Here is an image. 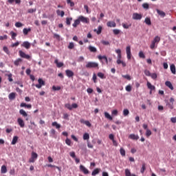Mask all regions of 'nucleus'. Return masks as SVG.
Returning a JSON list of instances; mask_svg holds the SVG:
<instances>
[{"label":"nucleus","instance_id":"nucleus-30","mask_svg":"<svg viewBox=\"0 0 176 176\" xmlns=\"http://www.w3.org/2000/svg\"><path fill=\"white\" fill-rule=\"evenodd\" d=\"M28 32H31V28H24L23 30V33L24 35H28Z\"/></svg>","mask_w":176,"mask_h":176},{"label":"nucleus","instance_id":"nucleus-23","mask_svg":"<svg viewBox=\"0 0 176 176\" xmlns=\"http://www.w3.org/2000/svg\"><path fill=\"white\" fill-rule=\"evenodd\" d=\"M166 86H167V87L170 88V90H174V87H173V84H171V82L170 81H166L165 82Z\"/></svg>","mask_w":176,"mask_h":176},{"label":"nucleus","instance_id":"nucleus-37","mask_svg":"<svg viewBox=\"0 0 176 176\" xmlns=\"http://www.w3.org/2000/svg\"><path fill=\"white\" fill-rule=\"evenodd\" d=\"M120 153L121 156H122V157L126 156V151L124 150V148H120Z\"/></svg>","mask_w":176,"mask_h":176},{"label":"nucleus","instance_id":"nucleus-12","mask_svg":"<svg viewBox=\"0 0 176 176\" xmlns=\"http://www.w3.org/2000/svg\"><path fill=\"white\" fill-rule=\"evenodd\" d=\"M17 123L21 127L22 129L24 128L25 126V123H24V120H23L21 118H18L17 119Z\"/></svg>","mask_w":176,"mask_h":176},{"label":"nucleus","instance_id":"nucleus-19","mask_svg":"<svg viewBox=\"0 0 176 176\" xmlns=\"http://www.w3.org/2000/svg\"><path fill=\"white\" fill-rule=\"evenodd\" d=\"M22 63H23V59L19 58L16 60H14V65L18 67V65H20V64H21Z\"/></svg>","mask_w":176,"mask_h":176},{"label":"nucleus","instance_id":"nucleus-31","mask_svg":"<svg viewBox=\"0 0 176 176\" xmlns=\"http://www.w3.org/2000/svg\"><path fill=\"white\" fill-rule=\"evenodd\" d=\"M125 176H137L135 174H132L131 172H130V170L125 169Z\"/></svg>","mask_w":176,"mask_h":176},{"label":"nucleus","instance_id":"nucleus-43","mask_svg":"<svg viewBox=\"0 0 176 176\" xmlns=\"http://www.w3.org/2000/svg\"><path fill=\"white\" fill-rule=\"evenodd\" d=\"M98 78H100V79H105V75L103 73L98 72Z\"/></svg>","mask_w":176,"mask_h":176},{"label":"nucleus","instance_id":"nucleus-60","mask_svg":"<svg viewBox=\"0 0 176 176\" xmlns=\"http://www.w3.org/2000/svg\"><path fill=\"white\" fill-rule=\"evenodd\" d=\"M144 74L146 76H151V72H149V70H144Z\"/></svg>","mask_w":176,"mask_h":176},{"label":"nucleus","instance_id":"nucleus-10","mask_svg":"<svg viewBox=\"0 0 176 176\" xmlns=\"http://www.w3.org/2000/svg\"><path fill=\"white\" fill-rule=\"evenodd\" d=\"M21 47H25V49H30L31 47V43H30V42L28 41H24L22 44H21Z\"/></svg>","mask_w":176,"mask_h":176},{"label":"nucleus","instance_id":"nucleus-52","mask_svg":"<svg viewBox=\"0 0 176 176\" xmlns=\"http://www.w3.org/2000/svg\"><path fill=\"white\" fill-rule=\"evenodd\" d=\"M113 32L114 35H119V34H120V30L114 29L113 30Z\"/></svg>","mask_w":176,"mask_h":176},{"label":"nucleus","instance_id":"nucleus-46","mask_svg":"<svg viewBox=\"0 0 176 176\" xmlns=\"http://www.w3.org/2000/svg\"><path fill=\"white\" fill-rule=\"evenodd\" d=\"M129 113H130V111H129V109H124L123 110V115H124V116H127L129 115Z\"/></svg>","mask_w":176,"mask_h":176},{"label":"nucleus","instance_id":"nucleus-5","mask_svg":"<svg viewBox=\"0 0 176 176\" xmlns=\"http://www.w3.org/2000/svg\"><path fill=\"white\" fill-rule=\"evenodd\" d=\"M85 67L86 68H98V63L96 62H88Z\"/></svg>","mask_w":176,"mask_h":176},{"label":"nucleus","instance_id":"nucleus-15","mask_svg":"<svg viewBox=\"0 0 176 176\" xmlns=\"http://www.w3.org/2000/svg\"><path fill=\"white\" fill-rule=\"evenodd\" d=\"M129 138H130L131 140H135V141H137V140H140V136L135 134H131L129 135Z\"/></svg>","mask_w":176,"mask_h":176},{"label":"nucleus","instance_id":"nucleus-17","mask_svg":"<svg viewBox=\"0 0 176 176\" xmlns=\"http://www.w3.org/2000/svg\"><path fill=\"white\" fill-rule=\"evenodd\" d=\"M55 64H56V67L58 68H61V67L64 66V63L63 62H58V60L56 59L54 60Z\"/></svg>","mask_w":176,"mask_h":176},{"label":"nucleus","instance_id":"nucleus-32","mask_svg":"<svg viewBox=\"0 0 176 176\" xmlns=\"http://www.w3.org/2000/svg\"><path fill=\"white\" fill-rule=\"evenodd\" d=\"M144 23L147 25H152V22L151 21V18L149 17H146L144 20Z\"/></svg>","mask_w":176,"mask_h":176},{"label":"nucleus","instance_id":"nucleus-55","mask_svg":"<svg viewBox=\"0 0 176 176\" xmlns=\"http://www.w3.org/2000/svg\"><path fill=\"white\" fill-rule=\"evenodd\" d=\"M15 27H16V28H20L23 27V23H21V22H16L15 23Z\"/></svg>","mask_w":176,"mask_h":176},{"label":"nucleus","instance_id":"nucleus-42","mask_svg":"<svg viewBox=\"0 0 176 176\" xmlns=\"http://www.w3.org/2000/svg\"><path fill=\"white\" fill-rule=\"evenodd\" d=\"M6 76H8L9 82H13V75L12 74H6Z\"/></svg>","mask_w":176,"mask_h":176},{"label":"nucleus","instance_id":"nucleus-39","mask_svg":"<svg viewBox=\"0 0 176 176\" xmlns=\"http://www.w3.org/2000/svg\"><path fill=\"white\" fill-rule=\"evenodd\" d=\"M100 173V168H96L93 170L91 175L94 176V175H97V174H99Z\"/></svg>","mask_w":176,"mask_h":176},{"label":"nucleus","instance_id":"nucleus-63","mask_svg":"<svg viewBox=\"0 0 176 176\" xmlns=\"http://www.w3.org/2000/svg\"><path fill=\"white\" fill-rule=\"evenodd\" d=\"M125 89H126L127 91H129V92L131 91V85H127V86L125 87Z\"/></svg>","mask_w":176,"mask_h":176},{"label":"nucleus","instance_id":"nucleus-8","mask_svg":"<svg viewBox=\"0 0 176 176\" xmlns=\"http://www.w3.org/2000/svg\"><path fill=\"white\" fill-rule=\"evenodd\" d=\"M78 20H80L81 23H85V24H89V23H90L89 18H86L83 16H78Z\"/></svg>","mask_w":176,"mask_h":176},{"label":"nucleus","instance_id":"nucleus-40","mask_svg":"<svg viewBox=\"0 0 176 176\" xmlns=\"http://www.w3.org/2000/svg\"><path fill=\"white\" fill-rule=\"evenodd\" d=\"M104 117L106 118V119H109V120H112V116H111V115L109 113H108V112H104Z\"/></svg>","mask_w":176,"mask_h":176},{"label":"nucleus","instance_id":"nucleus-36","mask_svg":"<svg viewBox=\"0 0 176 176\" xmlns=\"http://www.w3.org/2000/svg\"><path fill=\"white\" fill-rule=\"evenodd\" d=\"M82 138H83V140H89V138H90V135H89V133H84V135H83V136H82Z\"/></svg>","mask_w":176,"mask_h":176},{"label":"nucleus","instance_id":"nucleus-58","mask_svg":"<svg viewBox=\"0 0 176 176\" xmlns=\"http://www.w3.org/2000/svg\"><path fill=\"white\" fill-rule=\"evenodd\" d=\"M35 12H36V8H30L28 10V13H35Z\"/></svg>","mask_w":176,"mask_h":176},{"label":"nucleus","instance_id":"nucleus-47","mask_svg":"<svg viewBox=\"0 0 176 176\" xmlns=\"http://www.w3.org/2000/svg\"><path fill=\"white\" fill-rule=\"evenodd\" d=\"M139 57L140 58H145V54H144V52L140 51Z\"/></svg>","mask_w":176,"mask_h":176},{"label":"nucleus","instance_id":"nucleus-26","mask_svg":"<svg viewBox=\"0 0 176 176\" xmlns=\"http://www.w3.org/2000/svg\"><path fill=\"white\" fill-rule=\"evenodd\" d=\"M89 52H91V53H96L97 52V48H96L95 47H93L91 45H89L88 47Z\"/></svg>","mask_w":176,"mask_h":176},{"label":"nucleus","instance_id":"nucleus-35","mask_svg":"<svg viewBox=\"0 0 176 176\" xmlns=\"http://www.w3.org/2000/svg\"><path fill=\"white\" fill-rule=\"evenodd\" d=\"M52 126H53V127H56V129H60L61 127V125L57 123V122H52Z\"/></svg>","mask_w":176,"mask_h":176},{"label":"nucleus","instance_id":"nucleus-57","mask_svg":"<svg viewBox=\"0 0 176 176\" xmlns=\"http://www.w3.org/2000/svg\"><path fill=\"white\" fill-rule=\"evenodd\" d=\"M142 8L144 9H149V4H148L147 3H144L142 4Z\"/></svg>","mask_w":176,"mask_h":176},{"label":"nucleus","instance_id":"nucleus-56","mask_svg":"<svg viewBox=\"0 0 176 176\" xmlns=\"http://www.w3.org/2000/svg\"><path fill=\"white\" fill-rule=\"evenodd\" d=\"M74 47H75V44H74L73 42L69 43V45H68V49H74Z\"/></svg>","mask_w":176,"mask_h":176},{"label":"nucleus","instance_id":"nucleus-64","mask_svg":"<svg viewBox=\"0 0 176 176\" xmlns=\"http://www.w3.org/2000/svg\"><path fill=\"white\" fill-rule=\"evenodd\" d=\"M5 39H8V35L0 36V41H3Z\"/></svg>","mask_w":176,"mask_h":176},{"label":"nucleus","instance_id":"nucleus-25","mask_svg":"<svg viewBox=\"0 0 176 176\" xmlns=\"http://www.w3.org/2000/svg\"><path fill=\"white\" fill-rule=\"evenodd\" d=\"M80 24V21L79 20V18L74 21V23H73V27L74 28H76L78 25Z\"/></svg>","mask_w":176,"mask_h":176},{"label":"nucleus","instance_id":"nucleus-28","mask_svg":"<svg viewBox=\"0 0 176 176\" xmlns=\"http://www.w3.org/2000/svg\"><path fill=\"white\" fill-rule=\"evenodd\" d=\"M98 60H102V58H104L105 59V63H106V64H108V58H107V56H101V55H99L98 56Z\"/></svg>","mask_w":176,"mask_h":176},{"label":"nucleus","instance_id":"nucleus-6","mask_svg":"<svg viewBox=\"0 0 176 176\" xmlns=\"http://www.w3.org/2000/svg\"><path fill=\"white\" fill-rule=\"evenodd\" d=\"M36 159H38V154L35 152H32L31 157L29 160V163H34Z\"/></svg>","mask_w":176,"mask_h":176},{"label":"nucleus","instance_id":"nucleus-21","mask_svg":"<svg viewBox=\"0 0 176 176\" xmlns=\"http://www.w3.org/2000/svg\"><path fill=\"white\" fill-rule=\"evenodd\" d=\"M156 11H157V13L160 16H161V17H166V12H163V11H162V10H160L159 9H157Z\"/></svg>","mask_w":176,"mask_h":176},{"label":"nucleus","instance_id":"nucleus-49","mask_svg":"<svg viewBox=\"0 0 176 176\" xmlns=\"http://www.w3.org/2000/svg\"><path fill=\"white\" fill-rule=\"evenodd\" d=\"M52 90H54V91H58V90H61V87H60V86L56 87V86L54 85L52 87Z\"/></svg>","mask_w":176,"mask_h":176},{"label":"nucleus","instance_id":"nucleus-29","mask_svg":"<svg viewBox=\"0 0 176 176\" xmlns=\"http://www.w3.org/2000/svg\"><path fill=\"white\" fill-rule=\"evenodd\" d=\"M19 113H20V115H22V116H23V118H27V116H28V114H27V112H25V111H24L23 109L19 110Z\"/></svg>","mask_w":176,"mask_h":176},{"label":"nucleus","instance_id":"nucleus-3","mask_svg":"<svg viewBox=\"0 0 176 176\" xmlns=\"http://www.w3.org/2000/svg\"><path fill=\"white\" fill-rule=\"evenodd\" d=\"M65 108H67V109H69V111H72V109H76V108H78V104L73 103L71 105V104L67 103L65 104Z\"/></svg>","mask_w":176,"mask_h":176},{"label":"nucleus","instance_id":"nucleus-7","mask_svg":"<svg viewBox=\"0 0 176 176\" xmlns=\"http://www.w3.org/2000/svg\"><path fill=\"white\" fill-rule=\"evenodd\" d=\"M126 52L128 60H131V47L130 45L126 47Z\"/></svg>","mask_w":176,"mask_h":176},{"label":"nucleus","instance_id":"nucleus-61","mask_svg":"<svg viewBox=\"0 0 176 176\" xmlns=\"http://www.w3.org/2000/svg\"><path fill=\"white\" fill-rule=\"evenodd\" d=\"M150 76L152 78V79H157V74H156L155 73H153V74H151Z\"/></svg>","mask_w":176,"mask_h":176},{"label":"nucleus","instance_id":"nucleus-41","mask_svg":"<svg viewBox=\"0 0 176 176\" xmlns=\"http://www.w3.org/2000/svg\"><path fill=\"white\" fill-rule=\"evenodd\" d=\"M67 5H69L71 8H74L75 6V3L72 1V0H67Z\"/></svg>","mask_w":176,"mask_h":176},{"label":"nucleus","instance_id":"nucleus-9","mask_svg":"<svg viewBox=\"0 0 176 176\" xmlns=\"http://www.w3.org/2000/svg\"><path fill=\"white\" fill-rule=\"evenodd\" d=\"M132 19L133 20H141V19H142V14L137 12L133 13L132 15Z\"/></svg>","mask_w":176,"mask_h":176},{"label":"nucleus","instance_id":"nucleus-14","mask_svg":"<svg viewBox=\"0 0 176 176\" xmlns=\"http://www.w3.org/2000/svg\"><path fill=\"white\" fill-rule=\"evenodd\" d=\"M65 74L68 78H72V76H74V72H72L69 69H67L65 71Z\"/></svg>","mask_w":176,"mask_h":176},{"label":"nucleus","instance_id":"nucleus-13","mask_svg":"<svg viewBox=\"0 0 176 176\" xmlns=\"http://www.w3.org/2000/svg\"><path fill=\"white\" fill-rule=\"evenodd\" d=\"M80 122L82 124H86L87 126V127H91V123H90V122L89 120H85L83 119H81L80 120Z\"/></svg>","mask_w":176,"mask_h":176},{"label":"nucleus","instance_id":"nucleus-50","mask_svg":"<svg viewBox=\"0 0 176 176\" xmlns=\"http://www.w3.org/2000/svg\"><path fill=\"white\" fill-rule=\"evenodd\" d=\"M122 27H123V28H124L125 30H129V28H130V27H131V24L127 25V24H126V23H122Z\"/></svg>","mask_w":176,"mask_h":176},{"label":"nucleus","instance_id":"nucleus-20","mask_svg":"<svg viewBox=\"0 0 176 176\" xmlns=\"http://www.w3.org/2000/svg\"><path fill=\"white\" fill-rule=\"evenodd\" d=\"M1 174H6L8 173V168L6 165H3L1 168Z\"/></svg>","mask_w":176,"mask_h":176},{"label":"nucleus","instance_id":"nucleus-2","mask_svg":"<svg viewBox=\"0 0 176 176\" xmlns=\"http://www.w3.org/2000/svg\"><path fill=\"white\" fill-rule=\"evenodd\" d=\"M160 42V37L159 36H156L153 41L151 42V44L150 45V48L153 50L155 49V46H156V43L157 45Z\"/></svg>","mask_w":176,"mask_h":176},{"label":"nucleus","instance_id":"nucleus-44","mask_svg":"<svg viewBox=\"0 0 176 176\" xmlns=\"http://www.w3.org/2000/svg\"><path fill=\"white\" fill-rule=\"evenodd\" d=\"M145 170H146V168L145 167V163H143L142 165V168L140 170L142 174H144V173H145Z\"/></svg>","mask_w":176,"mask_h":176},{"label":"nucleus","instance_id":"nucleus-62","mask_svg":"<svg viewBox=\"0 0 176 176\" xmlns=\"http://www.w3.org/2000/svg\"><path fill=\"white\" fill-rule=\"evenodd\" d=\"M101 43H102V45H104L105 46L109 45V41H101Z\"/></svg>","mask_w":176,"mask_h":176},{"label":"nucleus","instance_id":"nucleus-11","mask_svg":"<svg viewBox=\"0 0 176 176\" xmlns=\"http://www.w3.org/2000/svg\"><path fill=\"white\" fill-rule=\"evenodd\" d=\"M80 170L83 173V174L87 175L89 174V170L86 168L83 165L80 166Z\"/></svg>","mask_w":176,"mask_h":176},{"label":"nucleus","instance_id":"nucleus-18","mask_svg":"<svg viewBox=\"0 0 176 176\" xmlns=\"http://www.w3.org/2000/svg\"><path fill=\"white\" fill-rule=\"evenodd\" d=\"M169 101H170V103H169V102H167L166 103V105H171L170 106V109H173L174 107H173V105H174V101H175V100H174V98H170V99H169Z\"/></svg>","mask_w":176,"mask_h":176},{"label":"nucleus","instance_id":"nucleus-22","mask_svg":"<svg viewBox=\"0 0 176 176\" xmlns=\"http://www.w3.org/2000/svg\"><path fill=\"white\" fill-rule=\"evenodd\" d=\"M17 141H19V137L18 136H14L12 138V141L11 142L12 145H16L17 144Z\"/></svg>","mask_w":176,"mask_h":176},{"label":"nucleus","instance_id":"nucleus-16","mask_svg":"<svg viewBox=\"0 0 176 176\" xmlns=\"http://www.w3.org/2000/svg\"><path fill=\"white\" fill-rule=\"evenodd\" d=\"M107 27L115 28L116 27V23L115 21H109L107 23Z\"/></svg>","mask_w":176,"mask_h":176},{"label":"nucleus","instance_id":"nucleus-4","mask_svg":"<svg viewBox=\"0 0 176 176\" xmlns=\"http://www.w3.org/2000/svg\"><path fill=\"white\" fill-rule=\"evenodd\" d=\"M19 54L22 58H25L26 60H31V56L25 54V52H23L22 50L19 51Z\"/></svg>","mask_w":176,"mask_h":176},{"label":"nucleus","instance_id":"nucleus-45","mask_svg":"<svg viewBox=\"0 0 176 176\" xmlns=\"http://www.w3.org/2000/svg\"><path fill=\"white\" fill-rule=\"evenodd\" d=\"M72 21V18H66V24L67 25H71Z\"/></svg>","mask_w":176,"mask_h":176},{"label":"nucleus","instance_id":"nucleus-1","mask_svg":"<svg viewBox=\"0 0 176 176\" xmlns=\"http://www.w3.org/2000/svg\"><path fill=\"white\" fill-rule=\"evenodd\" d=\"M116 53L118 54L117 64L118 65L122 64V67H126V63L122 60V50L120 49L116 50Z\"/></svg>","mask_w":176,"mask_h":176},{"label":"nucleus","instance_id":"nucleus-34","mask_svg":"<svg viewBox=\"0 0 176 176\" xmlns=\"http://www.w3.org/2000/svg\"><path fill=\"white\" fill-rule=\"evenodd\" d=\"M147 87L151 91L155 90V86L152 85V84H151V82H147Z\"/></svg>","mask_w":176,"mask_h":176},{"label":"nucleus","instance_id":"nucleus-33","mask_svg":"<svg viewBox=\"0 0 176 176\" xmlns=\"http://www.w3.org/2000/svg\"><path fill=\"white\" fill-rule=\"evenodd\" d=\"M170 71L173 75H175L176 74V69H175V65H170Z\"/></svg>","mask_w":176,"mask_h":176},{"label":"nucleus","instance_id":"nucleus-53","mask_svg":"<svg viewBox=\"0 0 176 176\" xmlns=\"http://www.w3.org/2000/svg\"><path fill=\"white\" fill-rule=\"evenodd\" d=\"M38 85L45 86V81H43V80L42 78H38Z\"/></svg>","mask_w":176,"mask_h":176},{"label":"nucleus","instance_id":"nucleus-51","mask_svg":"<svg viewBox=\"0 0 176 176\" xmlns=\"http://www.w3.org/2000/svg\"><path fill=\"white\" fill-rule=\"evenodd\" d=\"M122 78L124 79H127V80H131V76L130 75L126 74V75H122Z\"/></svg>","mask_w":176,"mask_h":176},{"label":"nucleus","instance_id":"nucleus-38","mask_svg":"<svg viewBox=\"0 0 176 176\" xmlns=\"http://www.w3.org/2000/svg\"><path fill=\"white\" fill-rule=\"evenodd\" d=\"M10 35H11L12 39L15 41L16 40V37L17 36V34L14 33V32L12 31V32H10Z\"/></svg>","mask_w":176,"mask_h":176},{"label":"nucleus","instance_id":"nucleus-59","mask_svg":"<svg viewBox=\"0 0 176 176\" xmlns=\"http://www.w3.org/2000/svg\"><path fill=\"white\" fill-rule=\"evenodd\" d=\"M65 143H66L67 145H68L69 146H71V144H72L71 139L67 138L66 140H65Z\"/></svg>","mask_w":176,"mask_h":176},{"label":"nucleus","instance_id":"nucleus-54","mask_svg":"<svg viewBox=\"0 0 176 176\" xmlns=\"http://www.w3.org/2000/svg\"><path fill=\"white\" fill-rule=\"evenodd\" d=\"M151 135H152V131H151L149 129H147L146 131V136L151 137Z\"/></svg>","mask_w":176,"mask_h":176},{"label":"nucleus","instance_id":"nucleus-48","mask_svg":"<svg viewBox=\"0 0 176 176\" xmlns=\"http://www.w3.org/2000/svg\"><path fill=\"white\" fill-rule=\"evenodd\" d=\"M3 52H5V53H6V54H10V52H9V49L6 46H4L3 47Z\"/></svg>","mask_w":176,"mask_h":176},{"label":"nucleus","instance_id":"nucleus-24","mask_svg":"<svg viewBox=\"0 0 176 176\" xmlns=\"http://www.w3.org/2000/svg\"><path fill=\"white\" fill-rule=\"evenodd\" d=\"M56 14L58 16H60V17H64L65 12H64V11H61L60 10H56Z\"/></svg>","mask_w":176,"mask_h":176},{"label":"nucleus","instance_id":"nucleus-27","mask_svg":"<svg viewBox=\"0 0 176 176\" xmlns=\"http://www.w3.org/2000/svg\"><path fill=\"white\" fill-rule=\"evenodd\" d=\"M9 100H14L16 98V93L12 92L8 96Z\"/></svg>","mask_w":176,"mask_h":176}]
</instances>
